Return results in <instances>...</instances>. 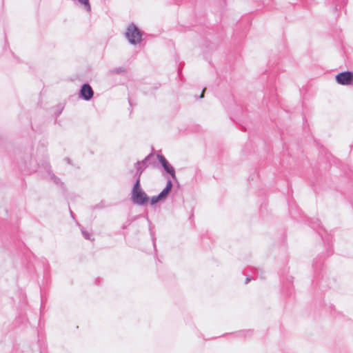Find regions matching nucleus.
Returning <instances> with one entry per match:
<instances>
[{
  "label": "nucleus",
  "mask_w": 353,
  "mask_h": 353,
  "mask_svg": "<svg viewBox=\"0 0 353 353\" xmlns=\"http://www.w3.org/2000/svg\"><path fill=\"white\" fill-rule=\"evenodd\" d=\"M131 201L134 204L143 206L150 201L149 196L141 187L139 180H136L131 192Z\"/></svg>",
  "instance_id": "1"
},
{
  "label": "nucleus",
  "mask_w": 353,
  "mask_h": 353,
  "mask_svg": "<svg viewBox=\"0 0 353 353\" xmlns=\"http://www.w3.org/2000/svg\"><path fill=\"white\" fill-rule=\"evenodd\" d=\"M142 32L134 24L130 23L126 30L125 37L130 43L136 45L140 43L142 40Z\"/></svg>",
  "instance_id": "2"
},
{
  "label": "nucleus",
  "mask_w": 353,
  "mask_h": 353,
  "mask_svg": "<svg viewBox=\"0 0 353 353\" xmlns=\"http://www.w3.org/2000/svg\"><path fill=\"white\" fill-rule=\"evenodd\" d=\"M154 156L152 154H148L143 160L138 161L134 164V168H136V172L134 174V177L136 180H139L141 181V176L144 171V170L148 166V164L150 163V159L153 158Z\"/></svg>",
  "instance_id": "3"
},
{
  "label": "nucleus",
  "mask_w": 353,
  "mask_h": 353,
  "mask_svg": "<svg viewBox=\"0 0 353 353\" xmlns=\"http://www.w3.org/2000/svg\"><path fill=\"white\" fill-rule=\"evenodd\" d=\"M336 82L343 85H349L353 83V72L345 71L336 75Z\"/></svg>",
  "instance_id": "4"
},
{
  "label": "nucleus",
  "mask_w": 353,
  "mask_h": 353,
  "mask_svg": "<svg viewBox=\"0 0 353 353\" xmlns=\"http://www.w3.org/2000/svg\"><path fill=\"white\" fill-rule=\"evenodd\" d=\"M94 95V91L88 83H84L81 85L79 90V98L85 101L90 100Z\"/></svg>",
  "instance_id": "5"
},
{
  "label": "nucleus",
  "mask_w": 353,
  "mask_h": 353,
  "mask_svg": "<svg viewBox=\"0 0 353 353\" xmlns=\"http://www.w3.org/2000/svg\"><path fill=\"white\" fill-rule=\"evenodd\" d=\"M157 158L161 163V165L163 166L164 170L170 174L172 176V178L175 180L176 179V174H175V170L174 168L169 163V162L167 161V159L165 158L164 156L161 154H157Z\"/></svg>",
  "instance_id": "6"
},
{
  "label": "nucleus",
  "mask_w": 353,
  "mask_h": 353,
  "mask_svg": "<svg viewBox=\"0 0 353 353\" xmlns=\"http://www.w3.org/2000/svg\"><path fill=\"white\" fill-rule=\"evenodd\" d=\"M173 184L170 179H168L165 188L159 194L161 199L164 201L171 192Z\"/></svg>",
  "instance_id": "7"
},
{
  "label": "nucleus",
  "mask_w": 353,
  "mask_h": 353,
  "mask_svg": "<svg viewBox=\"0 0 353 353\" xmlns=\"http://www.w3.org/2000/svg\"><path fill=\"white\" fill-rule=\"evenodd\" d=\"M125 72V69L123 67H119V68H115L111 69L109 72L111 74H116L123 73Z\"/></svg>",
  "instance_id": "8"
},
{
  "label": "nucleus",
  "mask_w": 353,
  "mask_h": 353,
  "mask_svg": "<svg viewBox=\"0 0 353 353\" xmlns=\"http://www.w3.org/2000/svg\"><path fill=\"white\" fill-rule=\"evenodd\" d=\"M163 200L161 199V197L158 194L157 196H154L150 199V204L152 205H155L159 201H163Z\"/></svg>",
  "instance_id": "9"
},
{
  "label": "nucleus",
  "mask_w": 353,
  "mask_h": 353,
  "mask_svg": "<svg viewBox=\"0 0 353 353\" xmlns=\"http://www.w3.org/2000/svg\"><path fill=\"white\" fill-rule=\"evenodd\" d=\"M79 2L81 4V5H83L84 7H85V9L88 11V12H90V10H91V7H90V4L89 3V0H78Z\"/></svg>",
  "instance_id": "10"
},
{
  "label": "nucleus",
  "mask_w": 353,
  "mask_h": 353,
  "mask_svg": "<svg viewBox=\"0 0 353 353\" xmlns=\"http://www.w3.org/2000/svg\"><path fill=\"white\" fill-rule=\"evenodd\" d=\"M81 233H82L83 236L85 239H90V234H89V232H88L87 231L84 230L83 228L81 229Z\"/></svg>",
  "instance_id": "11"
},
{
  "label": "nucleus",
  "mask_w": 353,
  "mask_h": 353,
  "mask_svg": "<svg viewBox=\"0 0 353 353\" xmlns=\"http://www.w3.org/2000/svg\"><path fill=\"white\" fill-rule=\"evenodd\" d=\"M52 177L54 179V182L56 184H59L61 182L60 179L57 178L55 175L52 174Z\"/></svg>",
  "instance_id": "12"
},
{
  "label": "nucleus",
  "mask_w": 353,
  "mask_h": 353,
  "mask_svg": "<svg viewBox=\"0 0 353 353\" xmlns=\"http://www.w3.org/2000/svg\"><path fill=\"white\" fill-rule=\"evenodd\" d=\"M152 235V242H153V245H154V247L155 248V238L153 236V234H151Z\"/></svg>",
  "instance_id": "13"
},
{
  "label": "nucleus",
  "mask_w": 353,
  "mask_h": 353,
  "mask_svg": "<svg viewBox=\"0 0 353 353\" xmlns=\"http://www.w3.org/2000/svg\"><path fill=\"white\" fill-rule=\"evenodd\" d=\"M251 280V278L248 277L245 280V284L248 283V282Z\"/></svg>",
  "instance_id": "14"
},
{
  "label": "nucleus",
  "mask_w": 353,
  "mask_h": 353,
  "mask_svg": "<svg viewBox=\"0 0 353 353\" xmlns=\"http://www.w3.org/2000/svg\"><path fill=\"white\" fill-rule=\"evenodd\" d=\"M205 89H206V88H203V92H202V93H201V96H200V98H201V99L203 97V92H204V91L205 90Z\"/></svg>",
  "instance_id": "15"
},
{
  "label": "nucleus",
  "mask_w": 353,
  "mask_h": 353,
  "mask_svg": "<svg viewBox=\"0 0 353 353\" xmlns=\"http://www.w3.org/2000/svg\"><path fill=\"white\" fill-rule=\"evenodd\" d=\"M65 160L68 163H70V160L69 158H65Z\"/></svg>",
  "instance_id": "16"
}]
</instances>
